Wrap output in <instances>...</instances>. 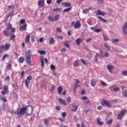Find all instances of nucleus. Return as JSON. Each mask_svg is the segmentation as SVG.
Here are the masks:
<instances>
[{"instance_id":"nucleus-1","label":"nucleus","mask_w":127,"mask_h":127,"mask_svg":"<svg viewBox=\"0 0 127 127\" xmlns=\"http://www.w3.org/2000/svg\"><path fill=\"white\" fill-rule=\"evenodd\" d=\"M32 113H33V108L31 106L18 108L16 111L12 110L10 112V114L11 115H15L17 116H24V114H26V116H31Z\"/></svg>"},{"instance_id":"nucleus-2","label":"nucleus","mask_w":127,"mask_h":127,"mask_svg":"<svg viewBox=\"0 0 127 127\" xmlns=\"http://www.w3.org/2000/svg\"><path fill=\"white\" fill-rule=\"evenodd\" d=\"M26 60L29 65H31V50H28L26 53Z\"/></svg>"},{"instance_id":"nucleus-3","label":"nucleus","mask_w":127,"mask_h":127,"mask_svg":"<svg viewBox=\"0 0 127 127\" xmlns=\"http://www.w3.org/2000/svg\"><path fill=\"white\" fill-rule=\"evenodd\" d=\"M32 80V77L31 75H29L27 77L26 79L24 81L25 85L27 89L29 88V84H30V81Z\"/></svg>"},{"instance_id":"nucleus-4","label":"nucleus","mask_w":127,"mask_h":127,"mask_svg":"<svg viewBox=\"0 0 127 127\" xmlns=\"http://www.w3.org/2000/svg\"><path fill=\"white\" fill-rule=\"evenodd\" d=\"M71 24L74 25L75 29H77L81 27V22H80V21H76L75 23L74 21H72L71 23Z\"/></svg>"},{"instance_id":"nucleus-5","label":"nucleus","mask_w":127,"mask_h":127,"mask_svg":"<svg viewBox=\"0 0 127 127\" xmlns=\"http://www.w3.org/2000/svg\"><path fill=\"white\" fill-rule=\"evenodd\" d=\"M126 110H122L118 115V120H121L123 119L125 115H126Z\"/></svg>"},{"instance_id":"nucleus-6","label":"nucleus","mask_w":127,"mask_h":127,"mask_svg":"<svg viewBox=\"0 0 127 127\" xmlns=\"http://www.w3.org/2000/svg\"><path fill=\"white\" fill-rule=\"evenodd\" d=\"M102 106H106V107H108V108H111V104L109 103L108 101L107 100H104L102 102Z\"/></svg>"},{"instance_id":"nucleus-7","label":"nucleus","mask_w":127,"mask_h":127,"mask_svg":"<svg viewBox=\"0 0 127 127\" xmlns=\"http://www.w3.org/2000/svg\"><path fill=\"white\" fill-rule=\"evenodd\" d=\"M123 31L124 34H127V23H125L123 27Z\"/></svg>"},{"instance_id":"nucleus-8","label":"nucleus","mask_w":127,"mask_h":127,"mask_svg":"<svg viewBox=\"0 0 127 127\" xmlns=\"http://www.w3.org/2000/svg\"><path fill=\"white\" fill-rule=\"evenodd\" d=\"M106 14H107V13L100 10H97L96 12L97 15H102L103 16L104 15H106Z\"/></svg>"},{"instance_id":"nucleus-9","label":"nucleus","mask_w":127,"mask_h":127,"mask_svg":"<svg viewBox=\"0 0 127 127\" xmlns=\"http://www.w3.org/2000/svg\"><path fill=\"white\" fill-rule=\"evenodd\" d=\"M107 68L109 71V72H110V73H112V70L113 69H114V65H112V64H108L107 66Z\"/></svg>"},{"instance_id":"nucleus-10","label":"nucleus","mask_w":127,"mask_h":127,"mask_svg":"<svg viewBox=\"0 0 127 127\" xmlns=\"http://www.w3.org/2000/svg\"><path fill=\"white\" fill-rule=\"evenodd\" d=\"M27 27V24L26 23H25L22 26L20 27L19 30H20V31H24V30H26Z\"/></svg>"},{"instance_id":"nucleus-11","label":"nucleus","mask_w":127,"mask_h":127,"mask_svg":"<svg viewBox=\"0 0 127 127\" xmlns=\"http://www.w3.org/2000/svg\"><path fill=\"white\" fill-rule=\"evenodd\" d=\"M73 66L74 67H78V66H80V61H79V60H77L74 62Z\"/></svg>"},{"instance_id":"nucleus-12","label":"nucleus","mask_w":127,"mask_h":127,"mask_svg":"<svg viewBox=\"0 0 127 127\" xmlns=\"http://www.w3.org/2000/svg\"><path fill=\"white\" fill-rule=\"evenodd\" d=\"M59 101L61 104H62V105H64V106H67V103H66V101L64 100V99H62L60 98H59Z\"/></svg>"},{"instance_id":"nucleus-13","label":"nucleus","mask_w":127,"mask_h":127,"mask_svg":"<svg viewBox=\"0 0 127 127\" xmlns=\"http://www.w3.org/2000/svg\"><path fill=\"white\" fill-rule=\"evenodd\" d=\"M38 4L39 6H44V0H39L38 2Z\"/></svg>"},{"instance_id":"nucleus-14","label":"nucleus","mask_w":127,"mask_h":127,"mask_svg":"<svg viewBox=\"0 0 127 127\" xmlns=\"http://www.w3.org/2000/svg\"><path fill=\"white\" fill-rule=\"evenodd\" d=\"M91 9H92V8L91 7H89V8L83 9L82 10V13H84L85 14H87Z\"/></svg>"},{"instance_id":"nucleus-15","label":"nucleus","mask_w":127,"mask_h":127,"mask_svg":"<svg viewBox=\"0 0 127 127\" xmlns=\"http://www.w3.org/2000/svg\"><path fill=\"white\" fill-rule=\"evenodd\" d=\"M90 85L92 87H95L96 86V80L94 79L91 80Z\"/></svg>"},{"instance_id":"nucleus-16","label":"nucleus","mask_w":127,"mask_h":127,"mask_svg":"<svg viewBox=\"0 0 127 127\" xmlns=\"http://www.w3.org/2000/svg\"><path fill=\"white\" fill-rule=\"evenodd\" d=\"M96 122L99 126H103L104 125V123L100 121V118H98L96 119Z\"/></svg>"},{"instance_id":"nucleus-17","label":"nucleus","mask_w":127,"mask_h":127,"mask_svg":"<svg viewBox=\"0 0 127 127\" xmlns=\"http://www.w3.org/2000/svg\"><path fill=\"white\" fill-rule=\"evenodd\" d=\"M3 32L4 33V35H5V36H8V35H9V34H10V32H9V30H8L6 29Z\"/></svg>"},{"instance_id":"nucleus-18","label":"nucleus","mask_w":127,"mask_h":127,"mask_svg":"<svg viewBox=\"0 0 127 127\" xmlns=\"http://www.w3.org/2000/svg\"><path fill=\"white\" fill-rule=\"evenodd\" d=\"M100 57V55L99 54L97 53L96 56H95V58L94 59V62H96V63H98V58Z\"/></svg>"},{"instance_id":"nucleus-19","label":"nucleus","mask_w":127,"mask_h":127,"mask_svg":"<svg viewBox=\"0 0 127 127\" xmlns=\"http://www.w3.org/2000/svg\"><path fill=\"white\" fill-rule=\"evenodd\" d=\"M58 94H59V95H61L62 91H63V87H62V86H59L58 88Z\"/></svg>"},{"instance_id":"nucleus-20","label":"nucleus","mask_w":127,"mask_h":127,"mask_svg":"<svg viewBox=\"0 0 127 127\" xmlns=\"http://www.w3.org/2000/svg\"><path fill=\"white\" fill-rule=\"evenodd\" d=\"M4 48H5V50L7 51L9 49V47H10V44L9 43H7L5 44Z\"/></svg>"},{"instance_id":"nucleus-21","label":"nucleus","mask_w":127,"mask_h":127,"mask_svg":"<svg viewBox=\"0 0 127 127\" xmlns=\"http://www.w3.org/2000/svg\"><path fill=\"white\" fill-rule=\"evenodd\" d=\"M63 5H64L65 7H69V6H70L71 3L70 2H64L63 3Z\"/></svg>"},{"instance_id":"nucleus-22","label":"nucleus","mask_w":127,"mask_h":127,"mask_svg":"<svg viewBox=\"0 0 127 127\" xmlns=\"http://www.w3.org/2000/svg\"><path fill=\"white\" fill-rule=\"evenodd\" d=\"M98 18L101 20V21H103V22H107V20L103 18L101 16H98Z\"/></svg>"},{"instance_id":"nucleus-23","label":"nucleus","mask_w":127,"mask_h":127,"mask_svg":"<svg viewBox=\"0 0 127 127\" xmlns=\"http://www.w3.org/2000/svg\"><path fill=\"white\" fill-rule=\"evenodd\" d=\"M38 53L41 55H45V54H46V52H45V51H42V50L38 51Z\"/></svg>"},{"instance_id":"nucleus-24","label":"nucleus","mask_w":127,"mask_h":127,"mask_svg":"<svg viewBox=\"0 0 127 127\" xmlns=\"http://www.w3.org/2000/svg\"><path fill=\"white\" fill-rule=\"evenodd\" d=\"M82 40H83V39H82L81 38H78V39H76L75 42L76 44H77L78 45H79L80 43H81V42L82 41Z\"/></svg>"},{"instance_id":"nucleus-25","label":"nucleus","mask_w":127,"mask_h":127,"mask_svg":"<svg viewBox=\"0 0 127 127\" xmlns=\"http://www.w3.org/2000/svg\"><path fill=\"white\" fill-rule=\"evenodd\" d=\"M30 38V36L29 35H27L25 38V42L26 43H28L29 42V39Z\"/></svg>"},{"instance_id":"nucleus-26","label":"nucleus","mask_w":127,"mask_h":127,"mask_svg":"<svg viewBox=\"0 0 127 127\" xmlns=\"http://www.w3.org/2000/svg\"><path fill=\"white\" fill-rule=\"evenodd\" d=\"M19 63H23L24 62V58L23 57H21L19 59Z\"/></svg>"},{"instance_id":"nucleus-27","label":"nucleus","mask_w":127,"mask_h":127,"mask_svg":"<svg viewBox=\"0 0 127 127\" xmlns=\"http://www.w3.org/2000/svg\"><path fill=\"white\" fill-rule=\"evenodd\" d=\"M54 11H56V12H58L59 11H62V8H56L53 9Z\"/></svg>"},{"instance_id":"nucleus-28","label":"nucleus","mask_w":127,"mask_h":127,"mask_svg":"<svg viewBox=\"0 0 127 127\" xmlns=\"http://www.w3.org/2000/svg\"><path fill=\"white\" fill-rule=\"evenodd\" d=\"M104 46L105 47H106V48L107 49L108 51H110L111 48H110V46H109V45H108V44L104 43Z\"/></svg>"},{"instance_id":"nucleus-29","label":"nucleus","mask_w":127,"mask_h":127,"mask_svg":"<svg viewBox=\"0 0 127 127\" xmlns=\"http://www.w3.org/2000/svg\"><path fill=\"white\" fill-rule=\"evenodd\" d=\"M10 68H11V64H9L8 65H7L6 68V71H9L10 70Z\"/></svg>"},{"instance_id":"nucleus-30","label":"nucleus","mask_w":127,"mask_h":127,"mask_svg":"<svg viewBox=\"0 0 127 127\" xmlns=\"http://www.w3.org/2000/svg\"><path fill=\"white\" fill-rule=\"evenodd\" d=\"M20 23L21 24H25V19H21L20 20Z\"/></svg>"},{"instance_id":"nucleus-31","label":"nucleus","mask_w":127,"mask_h":127,"mask_svg":"<svg viewBox=\"0 0 127 127\" xmlns=\"http://www.w3.org/2000/svg\"><path fill=\"white\" fill-rule=\"evenodd\" d=\"M113 91H114V92H119V91H120V87H114V88L113 89Z\"/></svg>"},{"instance_id":"nucleus-32","label":"nucleus","mask_w":127,"mask_h":127,"mask_svg":"<svg viewBox=\"0 0 127 127\" xmlns=\"http://www.w3.org/2000/svg\"><path fill=\"white\" fill-rule=\"evenodd\" d=\"M0 100H1V101H2V102H3L4 103H5L7 101L6 99L4 98V97H0Z\"/></svg>"},{"instance_id":"nucleus-33","label":"nucleus","mask_w":127,"mask_h":127,"mask_svg":"<svg viewBox=\"0 0 127 127\" xmlns=\"http://www.w3.org/2000/svg\"><path fill=\"white\" fill-rule=\"evenodd\" d=\"M64 46H65V47H67V48H69L70 47V46L69 45V44H68V43H67V42H64Z\"/></svg>"},{"instance_id":"nucleus-34","label":"nucleus","mask_w":127,"mask_h":127,"mask_svg":"<svg viewBox=\"0 0 127 127\" xmlns=\"http://www.w3.org/2000/svg\"><path fill=\"white\" fill-rule=\"evenodd\" d=\"M123 96L124 97H127V90H124L123 91Z\"/></svg>"},{"instance_id":"nucleus-35","label":"nucleus","mask_w":127,"mask_h":127,"mask_svg":"<svg viewBox=\"0 0 127 127\" xmlns=\"http://www.w3.org/2000/svg\"><path fill=\"white\" fill-rule=\"evenodd\" d=\"M12 27V26H11V24H8L7 26V29L6 30H9V29H11V28Z\"/></svg>"},{"instance_id":"nucleus-36","label":"nucleus","mask_w":127,"mask_h":127,"mask_svg":"<svg viewBox=\"0 0 127 127\" xmlns=\"http://www.w3.org/2000/svg\"><path fill=\"white\" fill-rule=\"evenodd\" d=\"M41 67L43 68V67H44V61L43 60V59H41Z\"/></svg>"},{"instance_id":"nucleus-37","label":"nucleus","mask_w":127,"mask_h":127,"mask_svg":"<svg viewBox=\"0 0 127 127\" xmlns=\"http://www.w3.org/2000/svg\"><path fill=\"white\" fill-rule=\"evenodd\" d=\"M4 46L2 45L0 47V52H3V49H4Z\"/></svg>"},{"instance_id":"nucleus-38","label":"nucleus","mask_w":127,"mask_h":127,"mask_svg":"<svg viewBox=\"0 0 127 127\" xmlns=\"http://www.w3.org/2000/svg\"><path fill=\"white\" fill-rule=\"evenodd\" d=\"M15 38V35H14V34H11V37H10V39L11 40H13Z\"/></svg>"},{"instance_id":"nucleus-39","label":"nucleus","mask_w":127,"mask_h":127,"mask_svg":"<svg viewBox=\"0 0 127 127\" xmlns=\"http://www.w3.org/2000/svg\"><path fill=\"white\" fill-rule=\"evenodd\" d=\"M59 19V15H57L54 18V21H56V20H58Z\"/></svg>"},{"instance_id":"nucleus-40","label":"nucleus","mask_w":127,"mask_h":127,"mask_svg":"<svg viewBox=\"0 0 127 127\" xmlns=\"http://www.w3.org/2000/svg\"><path fill=\"white\" fill-rule=\"evenodd\" d=\"M79 84H80V81H79V80H76L75 83V86H76V84L77 87H80V85H79Z\"/></svg>"},{"instance_id":"nucleus-41","label":"nucleus","mask_w":127,"mask_h":127,"mask_svg":"<svg viewBox=\"0 0 127 127\" xmlns=\"http://www.w3.org/2000/svg\"><path fill=\"white\" fill-rule=\"evenodd\" d=\"M48 18L49 20H51V21H54V17H52L51 16H49Z\"/></svg>"},{"instance_id":"nucleus-42","label":"nucleus","mask_w":127,"mask_h":127,"mask_svg":"<svg viewBox=\"0 0 127 127\" xmlns=\"http://www.w3.org/2000/svg\"><path fill=\"white\" fill-rule=\"evenodd\" d=\"M54 43V38H51L50 40V44H53Z\"/></svg>"},{"instance_id":"nucleus-43","label":"nucleus","mask_w":127,"mask_h":127,"mask_svg":"<svg viewBox=\"0 0 127 127\" xmlns=\"http://www.w3.org/2000/svg\"><path fill=\"white\" fill-rule=\"evenodd\" d=\"M122 75L123 76H127V70H123L122 71Z\"/></svg>"},{"instance_id":"nucleus-44","label":"nucleus","mask_w":127,"mask_h":127,"mask_svg":"<svg viewBox=\"0 0 127 127\" xmlns=\"http://www.w3.org/2000/svg\"><path fill=\"white\" fill-rule=\"evenodd\" d=\"M78 106L76 105L75 106V109L71 110V112H77V110H78Z\"/></svg>"},{"instance_id":"nucleus-45","label":"nucleus","mask_w":127,"mask_h":127,"mask_svg":"<svg viewBox=\"0 0 127 127\" xmlns=\"http://www.w3.org/2000/svg\"><path fill=\"white\" fill-rule=\"evenodd\" d=\"M66 102L70 104L71 103V97H68L66 99Z\"/></svg>"},{"instance_id":"nucleus-46","label":"nucleus","mask_w":127,"mask_h":127,"mask_svg":"<svg viewBox=\"0 0 127 127\" xmlns=\"http://www.w3.org/2000/svg\"><path fill=\"white\" fill-rule=\"evenodd\" d=\"M44 122L45 123V125H46V126H48L49 125L48 120L45 119L44 120Z\"/></svg>"},{"instance_id":"nucleus-47","label":"nucleus","mask_w":127,"mask_h":127,"mask_svg":"<svg viewBox=\"0 0 127 127\" xmlns=\"http://www.w3.org/2000/svg\"><path fill=\"white\" fill-rule=\"evenodd\" d=\"M71 10V7L65 9L63 10V12H67Z\"/></svg>"},{"instance_id":"nucleus-48","label":"nucleus","mask_w":127,"mask_h":127,"mask_svg":"<svg viewBox=\"0 0 127 127\" xmlns=\"http://www.w3.org/2000/svg\"><path fill=\"white\" fill-rule=\"evenodd\" d=\"M61 115L62 116L63 118H66V116H67V114L65 112H63L61 113Z\"/></svg>"},{"instance_id":"nucleus-49","label":"nucleus","mask_w":127,"mask_h":127,"mask_svg":"<svg viewBox=\"0 0 127 127\" xmlns=\"http://www.w3.org/2000/svg\"><path fill=\"white\" fill-rule=\"evenodd\" d=\"M113 123V119H111L107 122V125H112Z\"/></svg>"},{"instance_id":"nucleus-50","label":"nucleus","mask_w":127,"mask_h":127,"mask_svg":"<svg viewBox=\"0 0 127 127\" xmlns=\"http://www.w3.org/2000/svg\"><path fill=\"white\" fill-rule=\"evenodd\" d=\"M103 37L104 40H108V36L106 34H103Z\"/></svg>"},{"instance_id":"nucleus-51","label":"nucleus","mask_w":127,"mask_h":127,"mask_svg":"<svg viewBox=\"0 0 127 127\" xmlns=\"http://www.w3.org/2000/svg\"><path fill=\"white\" fill-rule=\"evenodd\" d=\"M112 41L113 42H119L120 41V40L119 39H114L112 40Z\"/></svg>"},{"instance_id":"nucleus-52","label":"nucleus","mask_w":127,"mask_h":127,"mask_svg":"<svg viewBox=\"0 0 127 127\" xmlns=\"http://www.w3.org/2000/svg\"><path fill=\"white\" fill-rule=\"evenodd\" d=\"M6 57H8V55L7 54L4 55L3 56L2 60H5V58H6Z\"/></svg>"},{"instance_id":"nucleus-53","label":"nucleus","mask_w":127,"mask_h":127,"mask_svg":"<svg viewBox=\"0 0 127 127\" xmlns=\"http://www.w3.org/2000/svg\"><path fill=\"white\" fill-rule=\"evenodd\" d=\"M77 83L75 84V86H74V90H73V92L74 93V94H76V91H77Z\"/></svg>"},{"instance_id":"nucleus-54","label":"nucleus","mask_w":127,"mask_h":127,"mask_svg":"<svg viewBox=\"0 0 127 127\" xmlns=\"http://www.w3.org/2000/svg\"><path fill=\"white\" fill-rule=\"evenodd\" d=\"M101 29H94V31L95 32H97V33H99L101 31Z\"/></svg>"},{"instance_id":"nucleus-55","label":"nucleus","mask_w":127,"mask_h":127,"mask_svg":"<svg viewBox=\"0 0 127 127\" xmlns=\"http://www.w3.org/2000/svg\"><path fill=\"white\" fill-rule=\"evenodd\" d=\"M11 31L12 33H14V32H15V28H13V27H12L11 28Z\"/></svg>"},{"instance_id":"nucleus-56","label":"nucleus","mask_w":127,"mask_h":127,"mask_svg":"<svg viewBox=\"0 0 127 127\" xmlns=\"http://www.w3.org/2000/svg\"><path fill=\"white\" fill-rule=\"evenodd\" d=\"M52 87L50 89V91H54V88H55V86L54 85H52Z\"/></svg>"},{"instance_id":"nucleus-57","label":"nucleus","mask_w":127,"mask_h":127,"mask_svg":"<svg viewBox=\"0 0 127 127\" xmlns=\"http://www.w3.org/2000/svg\"><path fill=\"white\" fill-rule=\"evenodd\" d=\"M93 40V39H92V38H88L87 40H86V42H90V41H92Z\"/></svg>"},{"instance_id":"nucleus-58","label":"nucleus","mask_w":127,"mask_h":127,"mask_svg":"<svg viewBox=\"0 0 127 127\" xmlns=\"http://www.w3.org/2000/svg\"><path fill=\"white\" fill-rule=\"evenodd\" d=\"M4 90L6 92H8V87H7L6 86H4Z\"/></svg>"},{"instance_id":"nucleus-59","label":"nucleus","mask_w":127,"mask_h":127,"mask_svg":"<svg viewBox=\"0 0 127 127\" xmlns=\"http://www.w3.org/2000/svg\"><path fill=\"white\" fill-rule=\"evenodd\" d=\"M101 85H102V86H108L107 83L104 81H101Z\"/></svg>"},{"instance_id":"nucleus-60","label":"nucleus","mask_w":127,"mask_h":127,"mask_svg":"<svg viewBox=\"0 0 127 127\" xmlns=\"http://www.w3.org/2000/svg\"><path fill=\"white\" fill-rule=\"evenodd\" d=\"M13 14V11H12L11 12H9L8 14V17H9V16H11Z\"/></svg>"},{"instance_id":"nucleus-61","label":"nucleus","mask_w":127,"mask_h":127,"mask_svg":"<svg viewBox=\"0 0 127 127\" xmlns=\"http://www.w3.org/2000/svg\"><path fill=\"white\" fill-rule=\"evenodd\" d=\"M56 67H55V65H53V64H52L51 65V69H52V70H53L54 69H56Z\"/></svg>"},{"instance_id":"nucleus-62","label":"nucleus","mask_w":127,"mask_h":127,"mask_svg":"<svg viewBox=\"0 0 127 127\" xmlns=\"http://www.w3.org/2000/svg\"><path fill=\"white\" fill-rule=\"evenodd\" d=\"M63 0H57L56 2L58 4H59V3H61Z\"/></svg>"},{"instance_id":"nucleus-63","label":"nucleus","mask_w":127,"mask_h":127,"mask_svg":"<svg viewBox=\"0 0 127 127\" xmlns=\"http://www.w3.org/2000/svg\"><path fill=\"white\" fill-rule=\"evenodd\" d=\"M57 32H61V28L58 27L57 28Z\"/></svg>"},{"instance_id":"nucleus-64","label":"nucleus","mask_w":127,"mask_h":127,"mask_svg":"<svg viewBox=\"0 0 127 127\" xmlns=\"http://www.w3.org/2000/svg\"><path fill=\"white\" fill-rule=\"evenodd\" d=\"M56 110L57 111H60V106H57V107H56Z\"/></svg>"}]
</instances>
